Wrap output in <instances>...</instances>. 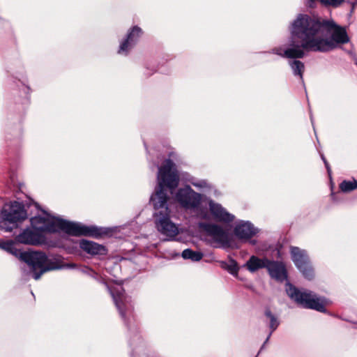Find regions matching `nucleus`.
<instances>
[{
	"label": "nucleus",
	"mask_w": 357,
	"mask_h": 357,
	"mask_svg": "<svg viewBox=\"0 0 357 357\" xmlns=\"http://www.w3.org/2000/svg\"><path fill=\"white\" fill-rule=\"evenodd\" d=\"M321 160H323V162H324V163L325 165V167L326 168V170H327V172H328L329 176H331V169L329 163L326 160V159L324 157V154H321Z\"/></svg>",
	"instance_id": "32"
},
{
	"label": "nucleus",
	"mask_w": 357,
	"mask_h": 357,
	"mask_svg": "<svg viewBox=\"0 0 357 357\" xmlns=\"http://www.w3.org/2000/svg\"><path fill=\"white\" fill-rule=\"evenodd\" d=\"M142 35V30L138 26H133L128 31L124 39L120 43L119 54L127 56L130 50L137 44Z\"/></svg>",
	"instance_id": "13"
},
{
	"label": "nucleus",
	"mask_w": 357,
	"mask_h": 357,
	"mask_svg": "<svg viewBox=\"0 0 357 357\" xmlns=\"http://www.w3.org/2000/svg\"><path fill=\"white\" fill-rule=\"evenodd\" d=\"M310 120H311L312 124L313 125L314 124V120H313V116H312V114H310Z\"/></svg>",
	"instance_id": "39"
},
{
	"label": "nucleus",
	"mask_w": 357,
	"mask_h": 357,
	"mask_svg": "<svg viewBox=\"0 0 357 357\" xmlns=\"http://www.w3.org/2000/svg\"><path fill=\"white\" fill-rule=\"evenodd\" d=\"M262 350H263V349H261V350L260 349V350H259V353H258V354H257V355L255 356V357H258L259 354Z\"/></svg>",
	"instance_id": "42"
},
{
	"label": "nucleus",
	"mask_w": 357,
	"mask_h": 357,
	"mask_svg": "<svg viewBox=\"0 0 357 357\" xmlns=\"http://www.w3.org/2000/svg\"><path fill=\"white\" fill-rule=\"evenodd\" d=\"M79 246L83 251L91 256H105L108 252V250L105 245L86 239L79 240Z\"/></svg>",
	"instance_id": "19"
},
{
	"label": "nucleus",
	"mask_w": 357,
	"mask_h": 357,
	"mask_svg": "<svg viewBox=\"0 0 357 357\" xmlns=\"http://www.w3.org/2000/svg\"><path fill=\"white\" fill-rule=\"evenodd\" d=\"M291 255L294 265L303 276L311 280L314 276V272L306 251L298 247H291Z\"/></svg>",
	"instance_id": "12"
},
{
	"label": "nucleus",
	"mask_w": 357,
	"mask_h": 357,
	"mask_svg": "<svg viewBox=\"0 0 357 357\" xmlns=\"http://www.w3.org/2000/svg\"><path fill=\"white\" fill-rule=\"evenodd\" d=\"M21 136H22V128L20 126H18L17 128L14 130V135L13 138V135L10 132H7L6 135V142L8 143V146L9 147V152H17L20 144H21Z\"/></svg>",
	"instance_id": "21"
},
{
	"label": "nucleus",
	"mask_w": 357,
	"mask_h": 357,
	"mask_svg": "<svg viewBox=\"0 0 357 357\" xmlns=\"http://www.w3.org/2000/svg\"><path fill=\"white\" fill-rule=\"evenodd\" d=\"M262 350H263V349H261V350L260 349V350H259V353H258V354H257V355L255 356V357H258L259 354Z\"/></svg>",
	"instance_id": "40"
},
{
	"label": "nucleus",
	"mask_w": 357,
	"mask_h": 357,
	"mask_svg": "<svg viewBox=\"0 0 357 357\" xmlns=\"http://www.w3.org/2000/svg\"><path fill=\"white\" fill-rule=\"evenodd\" d=\"M208 206L211 215L217 221L229 223L234 220V215L227 212L220 204L215 202L213 199L208 201Z\"/></svg>",
	"instance_id": "18"
},
{
	"label": "nucleus",
	"mask_w": 357,
	"mask_h": 357,
	"mask_svg": "<svg viewBox=\"0 0 357 357\" xmlns=\"http://www.w3.org/2000/svg\"><path fill=\"white\" fill-rule=\"evenodd\" d=\"M195 212H197L198 216L203 220H208L210 218L209 214L205 208H201L199 206L197 211H195Z\"/></svg>",
	"instance_id": "29"
},
{
	"label": "nucleus",
	"mask_w": 357,
	"mask_h": 357,
	"mask_svg": "<svg viewBox=\"0 0 357 357\" xmlns=\"http://www.w3.org/2000/svg\"><path fill=\"white\" fill-rule=\"evenodd\" d=\"M344 3H348L351 7L349 13H348V17H351L354 12V10L356 9V7L357 6V0L345 1Z\"/></svg>",
	"instance_id": "30"
},
{
	"label": "nucleus",
	"mask_w": 357,
	"mask_h": 357,
	"mask_svg": "<svg viewBox=\"0 0 357 357\" xmlns=\"http://www.w3.org/2000/svg\"><path fill=\"white\" fill-rule=\"evenodd\" d=\"M155 71H156L155 70H149L148 68H146V72L144 73V74L146 76H150L152 74H153V73L155 72Z\"/></svg>",
	"instance_id": "34"
},
{
	"label": "nucleus",
	"mask_w": 357,
	"mask_h": 357,
	"mask_svg": "<svg viewBox=\"0 0 357 357\" xmlns=\"http://www.w3.org/2000/svg\"><path fill=\"white\" fill-rule=\"evenodd\" d=\"M347 53L351 56V58H354V56H356V54L351 50H349Z\"/></svg>",
	"instance_id": "35"
},
{
	"label": "nucleus",
	"mask_w": 357,
	"mask_h": 357,
	"mask_svg": "<svg viewBox=\"0 0 357 357\" xmlns=\"http://www.w3.org/2000/svg\"><path fill=\"white\" fill-rule=\"evenodd\" d=\"M198 227L206 232L208 236L213 237L216 242L221 244L229 243L228 234L221 226L213 223L199 222Z\"/></svg>",
	"instance_id": "14"
},
{
	"label": "nucleus",
	"mask_w": 357,
	"mask_h": 357,
	"mask_svg": "<svg viewBox=\"0 0 357 357\" xmlns=\"http://www.w3.org/2000/svg\"><path fill=\"white\" fill-rule=\"evenodd\" d=\"M27 213L24 205L18 202H14L4 206L0 212V229L6 232H10L18 227L19 223L26 219Z\"/></svg>",
	"instance_id": "9"
},
{
	"label": "nucleus",
	"mask_w": 357,
	"mask_h": 357,
	"mask_svg": "<svg viewBox=\"0 0 357 357\" xmlns=\"http://www.w3.org/2000/svg\"><path fill=\"white\" fill-rule=\"evenodd\" d=\"M221 267L227 270L231 275H237L239 268L236 260L230 258L229 263L221 261Z\"/></svg>",
	"instance_id": "25"
},
{
	"label": "nucleus",
	"mask_w": 357,
	"mask_h": 357,
	"mask_svg": "<svg viewBox=\"0 0 357 357\" xmlns=\"http://www.w3.org/2000/svg\"><path fill=\"white\" fill-rule=\"evenodd\" d=\"M15 240L21 244L38 245L46 243V237L44 234L36 229L26 228L19 234Z\"/></svg>",
	"instance_id": "15"
},
{
	"label": "nucleus",
	"mask_w": 357,
	"mask_h": 357,
	"mask_svg": "<svg viewBox=\"0 0 357 357\" xmlns=\"http://www.w3.org/2000/svg\"><path fill=\"white\" fill-rule=\"evenodd\" d=\"M267 262L266 269L271 278L279 282H289L287 271L283 262L270 259Z\"/></svg>",
	"instance_id": "17"
},
{
	"label": "nucleus",
	"mask_w": 357,
	"mask_h": 357,
	"mask_svg": "<svg viewBox=\"0 0 357 357\" xmlns=\"http://www.w3.org/2000/svg\"><path fill=\"white\" fill-rule=\"evenodd\" d=\"M181 256L184 259H190L192 261L197 262L203 258L204 253L201 251L187 248L182 252Z\"/></svg>",
	"instance_id": "24"
},
{
	"label": "nucleus",
	"mask_w": 357,
	"mask_h": 357,
	"mask_svg": "<svg viewBox=\"0 0 357 357\" xmlns=\"http://www.w3.org/2000/svg\"><path fill=\"white\" fill-rule=\"evenodd\" d=\"M82 272L91 276L92 278H93L95 279H97L98 274L96 272H94L91 268H90L87 266H85L84 268H83L82 269Z\"/></svg>",
	"instance_id": "31"
},
{
	"label": "nucleus",
	"mask_w": 357,
	"mask_h": 357,
	"mask_svg": "<svg viewBox=\"0 0 357 357\" xmlns=\"http://www.w3.org/2000/svg\"><path fill=\"white\" fill-rule=\"evenodd\" d=\"M150 204L154 209L153 218L157 230L165 237L166 241L174 240L179 232V228L170 218L171 211L169 204L150 203Z\"/></svg>",
	"instance_id": "7"
},
{
	"label": "nucleus",
	"mask_w": 357,
	"mask_h": 357,
	"mask_svg": "<svg viewBox=\"0 0 357 357\" xmlns=\"http://www.w3.org/2000/svg\"><path fill=\"white\" fill-rule=\"evenodd\" d=\"M294 60L289 61L288 63L291 68L294 76L298 77L301 82L304 84L303 73L305 71V65L303 62L293 59Z\"/></svg>",
	"instance_id": "23"
},
{
	"label": "nucleus",
	"mask_w": 357,
	"mask_h": 357,
	"mask_svg": "<svg viewBox=\"0 0 357 357\" xmlns=\"http://www.w3.org/2000/svg\"><path fill=\"white\" fill-rule=\"evenodd\" d=\"M160 155H158L157 160L150 163V168L152 171L158 169L157 185L154 192L151 195L150 203L155 204H169L170 197L167 194V189L171 192L177 188L179 185L180 176L174 162L170 158L165 159L164 162L160 165Z\"/></svg>",
	"instance_id": "5"
},
{
	"label": "nucleus",
	"mask_w": 357,
	"mask_h": 357,
	"mask_svg": "<svg viewBox=\"0 0 357 357\" xmlns=\"http://www.w3.org/2000/svg\"><path fill=\"white\" fill-rule=\"evenodd\" d=\"M267 261H268V259L266 257L261 259L255 255H252L246 261L245 266L249 271L254 273L260 268H266Z\"/></svg>",
	"instance_id": "22"
},
{
	"label": "nucleus",
	"mask_w": 357,
	"mask_h": 357,
	"mask_svg": "<svg viewBox=\"0 0 357 357\" xmlns=\"http://www.w3.org/2000/svg\"><path fill=\"white\" fill-rule=\"evenodd\" d=\"M353 60L354 61V63L357 66V56H354V58H352Z\"/></svg>",
	"instance_id": "37"
},
{
	"label": "nucleus",
	"mask_w": 357,
	"mask_h": 357,
	"mask_svg": "<svg viewBox=\"0 0 357 357\" xmlns=\"http://www.w3.org/2000/svg\"><path fill=\"white\" fill-rule=\"evenodd\" d=\"M176 199L180 206L185 210L197 211L201 205L202 196L187 185L179 188L176 193Z\"/></svg>",
	"instance_id": "11"
},
{
	"label": "nucleus",
	"mask_w": 357,
	"mask_h": 357,
	"mask_svg": "<svg viewBox=\"0 0 357 357\" xmlns=\"http://www.w3.org/2000/svg\"><path fill=\"white\" fill-rule=\"evenodd\" d=\"M102 282L108 289L121 317L128 328L129 345L132 349L131 357H153L149 354L146 346L139 333L131 297L126 294L122 286L109 287L105 282Z\"/></svg>",
	"instance_id": "2"
},
{
	"label": "nucleus",
	"mask_w": 357,
	"mask_h": 357,
	"mask_svg": "<svg viewBox=\"0 0 357 357\" xmlns=\"http://www.w3.org/2000/svg\"><path fill=\"white\" fill-rule=\"evenodd\" d=\"M258 232L259 229L250 221L240 220L236 224L234 229V235L241 241L250 240Z\"/></svg>",
	"instance_id": "16"
},
{
	"label": "nucleus",
	"mask_w": 357,
	"mask_h": 357,
	"mask_svg": "<svg viewBox=\"0 0 357 357\" xmlns=\"http://www.w3.org/2000/svg\"><path fill=\"white\" fill-rule=\"evenodd\" d=\"M264 316L266 319V323L267 326L269 328L270 332L263 343L262 346L261 347V350L264 349L265 345L268 343L271 336L272 335L273 333L280 326V321L278 318V317L272 312L270 307H266L264 310Z\"/></svg>",
	"instance_id": "20"
},
{
	"label": "nucleus",
	"mask_w": 357,
	"mask_h": 357,
	"mask_svg": "<svg viewBox=\"0 0 357 357\" xmlns=\"http://www.w3.org/2000/svg\"><path fill=\"white\" fill-rule=\"evenodd\" d=\"M167 58L165 59L166 61L172 60L173 59V56L172 55H167Z\"/></svg>",
	"instance_id": "36"
},
{
	"label": "nucleus",
	"mask_w": 357,
	"mask_h": 357,
	"mask_svg": "<svg viewBox=\"0 0 357 357\" xmlns=\"http://www.w3.org/2000/svg\"><path fill=\"white\" fill-rule=\"evenodd\" d=\"M47 217L36 215L30 219L31 227L42 234L63 231L71 236H89L100 238L110 234L108 227L96 225H85L80 222H72L61 218L50 216L45 210H41Z\"/></svg>",
	"instance_id": "3"
},
{
	"label": "nucleus",
	"mask_w": 357,
	"mask_h": 357,
	"mask_svg": "<svg viewBox=\"0 0 357 357\" xmlns=\"http://www.w3.org/2000/svg\"><path fill=\"white\" fill-rule=\"evenodd\" d=\"M320 3L325 8L331 7L337 8L340 7L345 0H319Z\"/></svg>",
	"instance_id": "27"
},
{
	"label": "nucleus",
	"mask_w": 357,
	"mask_h": 357,
	"mask_svg": "<svg viewBox=\"0 0 357 357\" xmlns=\"http://www.w3.org/2000/svg\"><path fill=\"white\" fill-rule=\"evenodd\" d=\"M8 73L10 74L11 81L16 84L22 96L21 103L27 105L29 102L31 89L28 84V78L22 65L15 68L9 67Z\"/></svg>",
	"instance_id": "10"
},
{
	"label": "nucleus",
	"mask_w": 357,
	"mask_h": 357,
	"mask_svg": "<svg viewBox=\"0 0 357 357\" xmlns=\"http://www.w3.org/2000/svg\"><path fill=\"white\" fill-rule=\"evenodd\" d=\"M285 290L288 296L298 305L320 312L326 313L327 312L324 299L317 297L312 291H302L290 282L286 283Z\"/></svg>",
	"instance_id": "8"
},
{
	"label": "nucleus",
	"mask_w": 357,
	"mask_h": 357,
	"mask_svg": "<svg viewBox=\"0 0 357 357\" xmlns=\"http://www.w3.org/2000/svg\"><path fill=\"white\" fill-rule=\"evenodd\" d=\"M317 0H306V5L310 8H314L316 6Z\"/></svg>",
	"instance_id": "33"
},
{
	"label": "nucleus",
	"mask_w": 357,
	"mask_h": 357,
	"mask_svg": "<svg viewBox=\"0 0 357 357\" xmlns=\"http://www.w3.org/2000/svg\"><path fill=\"white\" fill-rule=\"evenodd\" d=\"M0 248L26 263L30 268L32 278L36 280L40 279L43 273L50 271L71 269L76 267V264L73 263L61 264V261L57 259H49L44 252L24 250L20 245H16L12 241H1Z\"/></svg>",
	"instance_id": "4"
},
{
	"label": "nucleus",
	"mask_w": 357,
	"mask_h": 357,
	"mask_svg": "<svg viewBox=\"0 0 357 357\" xmlns=\"http://www.w3.org/2000/svg\"><path fill=\"white\" fill-rule=\"evenodd\" d=\"M250 243L252 244V245H255L257 243V241L256 240H252L250 241Z\"/></svg>",
	"instance_id": "38"
},
{
	"label": "nucleus",
	"mask_w": 357,
	"mask_h": 357,
	"mask_svg": "<svg viewBox=\"0 0 357 357\" xmlns=\"http://www.w3.org/2000/svg\"><path fill=\"white\" fill-rule=\"evenodd\" d=\"M340 189L343 192H349L357 189V180L353 178L352 181L344 180L339 185Z\"/></svg>",
	"instance_id": "26"
},
{
	"label": "nucleus",
	"mask_w": 357,
	"mask_h": 357,
	"mask_svg": "<svg viewBox=\"0 0 357 357\" xmlns=\"http://www.w3.org/2000/svg\"><path fill=\"white\" fill-rule=\"evenodd\" d=\"M303 24L300 14H298L296 18L289 24V47L286 48L282 52L281 47H274L269 51L261 52V54H273L288 59H303L305 54V50L310 52V48L305 47L304 43L305 38L301 33L303 31L301 24Z\"/></svg>",
	"instance_id": "6"
},
{
	"label": "nucleus",
	"mask_w": 357,
	"mask_h": 357,
	"mask_svg": "<svg viewBox=\"0 0 357 357\" xmlns=\"http://www.w3.org/2000/svg\"><path fill=\"white\" fill-rule=\"evenodd\" d=\"M262 350H263V349H261V350L260 349V350H259V353H258V354H257V355L255 356V357H258L259 354Z\"/></svg>",
	"instance_id": "41"
},
{
	"label": "nucleus",
	"mask_w": 357,
	"mask_h": 357,
	"mask_svg": "<svg viewBox=\"0 0 357 357\" xmlns=\"http://www.w3.org/2000/svg\"><path fill=\"white\" fill-rule=\"evenodd\" d=\"M190 182L195 187L199 188H207L208 186V183L207 181L204 180V179L199 180V179L195 178H192L191 180H190Z\"/></svg>",
	"instance_id": "28"
},
{
	"label": "nucleus",
	"mask_w": 357,
	"mask_h": 357,
	"mask_svg": "<svg viewBox=\"0 0 357 357\" xmlns=\"http://www.w3.org/2000/svg\"><path fill=\"white\" fill-rule=\"evenodd\" d=\"M300 15L303 22L301 33L306 39L304 46L310 48V52H328L350 41L347 27L337 24L333 19Z\"/></svg>",
	"instance_id": "1"
}]
</instances>
